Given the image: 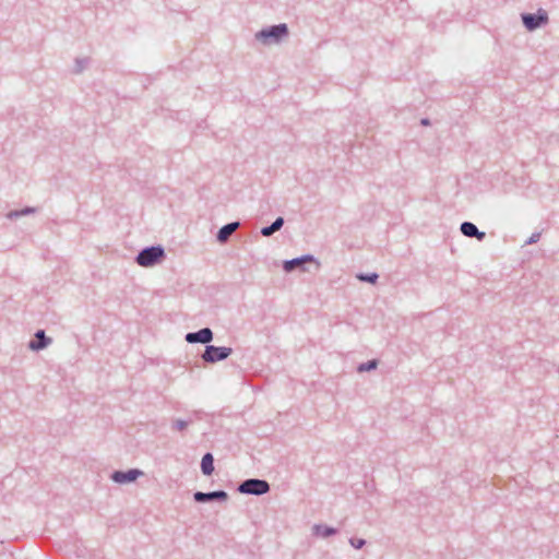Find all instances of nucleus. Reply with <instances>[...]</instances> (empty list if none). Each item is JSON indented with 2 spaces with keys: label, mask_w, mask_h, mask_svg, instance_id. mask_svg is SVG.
<instances>
[{
  "label": "nucleus",
  "mask_w": 559,
  "mask_h": 559,
  "mask_svg": "<svg viewBox=\"0 0 559 559\" xmlns=\"http://www.w3.org/2000/svg\"><path fill=\"white\" fill-rule=\"evenodd\" d=\"M214 459L211 453H206L201 461V471L204 475L210 476L214 471Z\"/></svg>",
  "instance_id": "16"
},
{
  "label": "nucleus",
  "mask_w": 559,
  "mask_h": 559,
  "mask_svg": "<svg viewBox=\"0 0 559 559\" xmlns=\"http://www.w3.org/2000/svg\"><path fill=\"white\" fill-rule=\"evenodd\" d=\"M239 227L238 222L229 223L223 226L217 233V240L222 243L226 242L228 238L237 230Z\"/></svg>",
  "instance_id": "12"
},
{
  "label": "nucleus",
  "mask_w": 559,
  "mask_h": 559,
  "mask_svg": "<svg viewBox=\"0 0 559 559\" xmlns=\"http://www.w3.org/2000/svg\"><path fill=\"white\" fill-rule=\"evenodd\" d=\"M36 340H32L28 343V348L33 352H39L45 349L52 343V338L47 337L44 330H38L35 333Z\"/></svg>",
  "instance_id": "9"
},
{
  "label": "nucleus",
  "mask_w": 559,
  "mask_h": 559,
  "mask_svg": "<svg viewBox=\"0 0 559 559\" xmlns=\"http://www.w3.org/2000/svg\"><path fill=\"white\" fill-rule=\"evenodd\" d=\"M143 475V472L136 468H132L126 472L116 471L111 475V479L117 484H129L135 481Z\"/></svg>",
  "instance_id": "6"
},
{
  "label": "nucleus",
  "mask_w": 559,
  "mask_h": 559,
  "mask_svg": "<svg viewBox=\"0 0 559 559\" xmlns=\"http://www.w3.org/2000/svg\"><path fill=\"white\" fill-rule=\"evenodd\" d=\"M35 212H36V209L35 207H31V206H27V207H25L23 210H20L21 217L34 214Z\"/></svg>",
  "instance_id": "21"
},
{
  "label": "nucleus",
  "mask_w": 559,
  "mask_h": 559,
  "mask_svg": "<svg viewBox=\"0 0 559 559\" xmlns=\"http://www.w3.org/2000/svg\"><path fill=\"white\" fill-rule=\"evenodd\" d=\"M238 490L241 493L260 496L269 492L270 485L265 480L251 478L242 481L239 485Z\"/></svg>",
  "instance_id": "4"
},
{
  "label": "nucleus",
  "mask_w": 559,
  "mask_h": 559,
  "mask_svg": "<svg viewBox=\"0 0 559 559\" xmlns=\"http://www.w3.org/2000/svg\"><path fill=\"white\" fill-rule=\"evenodd\" d=\"M357 277L362 282H368V283L374 284L378 280V274L377 273H371V274H367V275L359 274Z\"/></svg>",
  "instance_id": "20"
},
{
  "label": "nucleus",
  "mask_w": 559,
  "mask_h": 559,
  "mask_svg": "<svg viewBox=\"0 0 559 559\" xmlns=\"http://www.w3.org/2000/svg\"><path fill=\"white\" fill-rule=\"evenodd\" d=\"M90 66V58L88 57H78L74 59L73 66H72V73L80 74L84 70H86Z\"/></svg>",
  "instance_id": "13"
},
{
  "label": "nucleus",
  "mask_w": 559,
  "mask_h": 559,
  "mask_svg": "<svg viewBox=\"0 0 559 559\" xmlns=\"http://www.w3.org/2000/svg\"><path fill=\"white\" fill-rule=\"evenodd\" d=\"M307 262H316V259L313 258V255L307 254V255H302L300 258H296V259H293V260H287V261L284 262L283 269L286 272H292L296 267H298V266H300V265H302L304 263H307Z\"/></svg>",
  "instance_id": "11"
},
{
  "label": "nucleus",
  "mask_w": 559,
  "mask_h": 559,
  "mask_svg": "<svg viewBox=\"0 0 559 559\" xmlns=\"http://www.w3.org/2000/svg\"><path fill=\"white\" fill-rule=\"evenodd\" d=\"M349 545L355 549H361L366 545V539L358 537H350L348 540Z\"/></svg>",
  "instance_id": "18"
},
{
  "label": "nucleus",
  "mask_w": 559,
  "mask_h": 559,
  "mask_svg": "<svg viewBox=\"0 0 559 559\" xmlns=\"http://www.w3.org/2000/svg\"><path fill=\"white\" fill-rule=\"evenodd\" d=\"M284 225V219L283 217H277L270 226L267 227H263L261 229V234L264 236V237H270L272 236L275 231L280 230Z\"/></svg>",
  "instance_id": "15"
},
{
  "label": "nucleus",
  "mask_w": 559,
  "mask_h": 559,
  "mask_svg": "<svg viewBox=\"0 0 559 559\" xmlns=\"http://www.w3.org/2000/svg\"><path fill=\"white\" fill-rule=\"evenodd\" d=\"M378 367V361L376 359L369 360L367 362H362L357 367L358 372H367L374 370Z\"/></svg>",
  "instance_id": "17"
},
{
  "label": "nucleus",
  "mask_w": 559,
  "mask_h": 559,
  "mask_svg": "<svg viewBox=\"0 0 559 559\" xmlns=\"http://www.w3.org/2000/svg\"><path fill=\"white\" fill-rule=\"evenodd\" d=\"M189 423L182 419H176L173 421V429L177 431H183L187 429Z\"/></svg>",
  "instance_id": "19"
},
{
  "label": "nucleus",
  "mask_w": 559,
  "mask_h": 559,
  "mask_svg": "<svg viewBox=\"0 0 559 559\" xmlns=\"http://www.w3.org/2000/svg\"><path fill=\"white\" fill-rule=\"evenodd\" d=\"M186 341L188 343H203L207 344L213 340V332L209 328L199 330L198 332H190L186 334Z\"/></svg>",
  "instance_id": "7"
},
{
  "label": "nucleus",
  "mask_w": 559,
  "mask_h": 559,
  "mask_svg": "<svg viewBox=\"0 0 559 559\" xmlns=\"http://www.w3.org/2000/svg\"><path fill=\"white\" fill-rule=\"evenodd\" d=\"M193 498L197 502H207L214 500L225 502L228 499V495L223 490L212 492L198 491L194 493Z\"/></svg>",
  "instance_id": "8"
},
{
  "label": "nucleus",
  "mask_w": 559,
  "mask_h": 559,
  "mask_svg": "<svg viewBox=\"0 0 559 559\" xmlns=\"http://www.w3.org/2000/svg\"><path fill=\"white\" fill-rule=\"evenodd\" d=\"M231 352L233 349L230 347H216L213 345H207L204 353L202 354V359L206 362L214 364L229 357Z\"/></svg>",
  "instance_id": "5"
},
{
  "label": "nucleus",
  "mask_w": 559,
  "mask_h": 559,
  "mask_svg": "<svg viewBox=\"0 0 559 559\" xmlns=\"http://www.w3.org/2000/svg\"><path fill=\"white\" fill-rule=\"evenodd\" d=\"M523 25L528 32H533L542 26H545L549 19L548 14L544 9H539L537 13H523L521 15Z\"/></svg>",
  "instance_id": "3"
},
{
  "label": "nucleus",
  "mask_w": 559,
  "mask_h": 559,
  "mask_svg": "<svg viewBox=\"0 0 559 559\" xmlns=\"http://www.w3.org/2000/svg\"><path fill=\"white\" fill-rule=\"evenodd\" d=\"M288 36V27L282 23L278 25L269 26L257 32L254 38L263 46H271L280 44Z\"/></svg>",
  "instance_id": "1"
},
{
  "label": "nucleus",
  "mask_w": 559,
  "mask_h": 559,
  "mask_svg": "<svg viewBox=\"0 0 559 559\" xmlns=\"http://www.w3.org/2000/svg\"><path fill=\"white\" fill-rule=\"evenodd\" d=\"M460 229L464 236L469 238H476L479 241H481L486 236L484 231H479L477 226L471 222L462 223Z\"/></svg>",
  "instance_id": "10"
},
{
  "label": "nucleus",
  "mask_w": 559,
  "mask_h": 559,
  "mask_svg": "<svg viewBox=\"0 0 559 559\" xmlns=\"http://www.w3.org/2000/svg\"><path fill=\"white\" fill-rule=\"evenodd\" d=\"M537 238H538V235H533V236L530 238V240L527 241V243H530V245H531V243L536 242V241H537Z\"/></svg>",
  "instance_id": "23"
},
{
  "label": "nucleus",
  "mask_w": 559,
  "mask_h": 559,
  "mask_svg": "<svg viewBox=\"0 0 559 559\" xmlns=\"http://www.w3.org/2000/svg\"><path fill=\"white\" fill-rule=\"evenodd\" d=\"M165 259V250L162 246L147 247L139 252L136 263L142 267H152Z\"/></svg>",
  "instance_id": "2"
},
{
  "label": "nucleus",
  "mask_w": 559,
  "mask_h": 559,
  "mask_svg": "<svg viewBox=\"0 0 559 559\" xmlns=\"http://www.w3.org/2000/svg\"><path fill=\"white\" fill-rule=\"evenodd\" d=\"M313 534L323 538L330 537L336 534V530L323 524H317L313 526Z\"/></svg>",
  "instance_id": "14"
},
{
  "label": "nucleus",
  "mask_w": 559,
  "mask_h": 559,
  "mask_svg": "<svg viewBox=\"0 0 559 559\" xmlns=\"http://www.w3.org/2000/svg\"><path fill=\"white\" fill-rule=\"evenodd\" d=\"M21 217V214H20V211H10L9 213H7V218L9 219H16Z\"/></svg>",
  "instance_id": "22"
}]
</instances>
